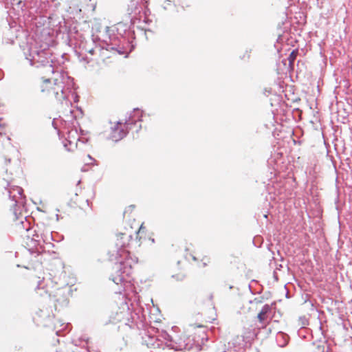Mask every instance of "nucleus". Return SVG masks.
<instances>
[{
    "mask_svg": "<svg viewBox=\"0 0 352 352\" xmlns=\"http://www.w3.org/2000/svg\"><path fill=\"white\" fill-rule=\"evenodd\" d=\"M146 231V227L142 223L138 230L135 231V233L137 234L136 239L135 240L133 239V234L130 230H126L124 232H120L116 234V245L118 248L123 249L122 253L126 255L130 254V252L129 250L131 249L133 246L135 248L140 247L141 245V236H139L140 234L144 233Z\"/></svg>",
    "mask_w": 352,
    "mask_h": 352,
    "instance_id": "nucleus-1",
    "label": "nucleus"
},
{
    "mask_svg": "<svg viewBox=\"0 0 352 352\" xmlns=\"http://www.w3.org/2000/svg\"><path fill=\"white\" fill-rule=\"evenodd\" d=\"M43 92L52 93L55 97L63 94L64 85L62 80L56 78L53 81L51 79H45L41 85Z\"/></svg>",
    "mask_w": 352,
    "mask_h": 352,
    "instance_id": "nucleus-2",
    "label": "nucleus"
},
{
    "mask_svg": "<svg viewBox=\"0 0 352 352\" xmlns=\"http://www.w3.org/2000/svg\"><path fill=\"white\" fill-rule=\"evenodd\" d=\"M129 307L126 304H123L114 316L111 317V322L118 323L124 321L127 319L129 314Z\"/></svg>",
    "mask_w": 352,
    "mask_h": 352,
    "instance_id": "nucleus-3",
    "label": "nucleus"
},
{
    "mask_svg": "<svg viewBox=\"0 0 352 352\" xmlns=\"http://www.w3.org/2000/svg\"><path fill=\"white\" fill-rule=\"evenodd\" d=\"M270 306L265 305L257 315V318L259 322L263 324V328H265L269 324V322H266V321L267 319V314L270 311Z\"/></svg>",
    "mask_w": 352,
    "mask_h": 352,
    "instance_id": "nucleus-4",
    "label": "nucleus"
},
{
    "mask_svg": "<svg viewBox=\"0 0 352 352\" xmlns=\"http://www.w3.org/2000/svg\"><path fill=\"white\" fill-rule=\"evenodd\" d=\"M122 256H126V258L124 261H121V264L124 265V273H126L127 275H129L131 274V270L132 268V263H134L133 261H132V258H129V255H126L122 253Z\"/></svg>",
    "mask_w": 352,
    "mask_h": 352,
    "instance_id": "nucleus-5",
    "label": "nucleus"
},
{
    "mask_svg": "<svg viewBox=\"0 0 352 352\" xmlns=\"http://www.w3.org/2000/svg\"><path fill=\"white\" fill-rule=\"evenodd\" d=\"M190 327H192L195 330L198 328L201 329L200 333H198V337L201 339V342L206 341L208 340V337L206 336V331H207V326L204 324H191Z\"/></svg>",
    "mask_w": 352,
    "mask_h": 352,
    "instance_id": "nucleus-6",
    "label": "nucleus"
},
{
    "mask_svg": "<svg viewBox=\"0 0 352 352\" xmlns=\"http://www.w3.org/2000/svg\"><path fill=\"white\" fill-rule=\"evenodd\" d=\"M298 52L297 50H294L290 53V54L288 57L289 64L290 67L293 66L294 63L298 56Z\"/></svg>",
    "mask_w": 352,
    "mask_h": 352,
    "instance_id": "nucleus-7",
    "label": "nucleus"
},
{
    "mask_svg": "<svg viewBox=\"0 0 352 352\" xmlns=\"http://www.w3.org/2000/svg\"><path fill=\"white\" fill-rule=\"evenodd\" d=\"M201 261L203 262V265L206 266L210 263V258L208 256H206L203 257Z\"/></svg>",
    "mask_w": 352,
    "mask_h": 352,
    "instance_id": "nucleus-8",
    "label": "nucleus"
},
{
    "mask_svg": "<svg viewBox=\"0 0 352 352\" xmlns=\"http://www.w3.org/2000/svg\"><path fill=\"white\" fill-rule=\"evenodd\" d=\"M134 208H135L134 205H131V206H128L124 211V215H125L128 212H131Z\"/></svg>",
    "mask_w": 352,
    "mask_h": 352,
    "instance_id": "nucleus-9",
    "label": "nucleus"
},
{
    "mask_svg": "<svg viewBox=\"0 0 352 352\" xmlns=\"http://www.w3.org/2000/svg\"><path fill=\"white\" fill-rule=\"evenodd\" d=\"M172 276L179 280H182L185 277V274L184 273L181 274H173Z\"/></svg>",
    "mask_w": 352,
    "mask_h": 352,
    "instance_id": "nucleus-10",
    "label": "nucleus"
},
{
    "mask_svg": "<svg viewBox=\"0 0 352 352\" xmlns=\"http://www.w3.org/2000/svg\"><path fill=\"white\" fill-rule=\"evenodd\" d=\"M16 190L17 192L19 193V195L20 196H22L23 195V189L21 188H19V187H16V188H13V190Z\"/></svg>",
    "mask_w": 352,
    "mask_h": 352,
    "instance_id": "nucleus-11",
    "label": "nucleus"
},
{
    "mask_svg": "<svg viewBox=\"0 0 352 352\" xmlns=\"http://www.w3.org/2000/svg\"><path fill=\"white\" fill-rule=\"evenodd\" d=\"M4 107V104L2 101H0V108L1 107Z\"/></svg>",
    "mask_w": 352,
    "mask_h": 352,
    "instance_id": "nucleus-12",
    "label": "nucleus"
},
{
    "mask_svg": "<svg viewBox=\"0 0 352 352\" xmlns=\"http://www.w3.org/2000/svg\"><path fill=\"white\" fill-rule=\"evenodd\" d=\"M12 190H10V196H12L13 198H15V195H12Z\"/></svg>",
    "mask_w": 352,
    "mask_h": 352,
    "instance_id": "nucleus-13",
    "label": "nucleus"
}]
</instances>
